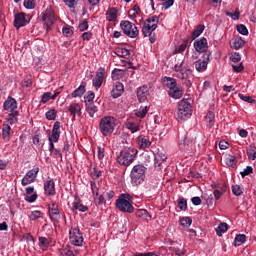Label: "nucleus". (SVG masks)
I'll return each instance as SVG.
<instances>
[{"label":"nucleus","mask_w":256,"mask_h":256,"mask_svg":"<svg viewBox=\"0 0 256 256\" xmlns=\"http://www.w3.org/2000/svg\"><path fill=\"white\" fill-rule=\"evenodd\" d=\"M138 153L139 150H137V148L134 146H125L122 150H120L117 161L119 165L129 167V165H132L135 159H137Z\"/></svg>","instance_id":"nucleus-1"},{"label":"nucleus","mask_w":256,"mask_h":256,"mask_svg":"<svg viewBox=\"0 0 256 256\" xmlns=\"http://www.w3.org/2000/svg\"><path fill=\"white\" fill-rule=\"evenodd\" d=\"M174 75L180 80H184L183 84L187 88H191L192 82L190 80V75H192V69L190 67H184V59L179 63H176L174 66Z\"/></svg>","instance_id":"nucleus-2"},{"label":"nucleus","mask_w":256,"mask_h":256,"mask_svg":"<svg viewBox=\"0 0 256 256\" xmlns=\"http://www.w3.org/2000/svg\"><path fill=\"white\" fill-rule=\"evenodd\" d=\"M147 167L143 163L134 165L132 171H130L131 183L133 186H140L145 182Z\"/></svg>","instance_id":"nucleus-3"},{"label":"nucleus","mask_w":256,"mask_h":256,"mask_svg":"<svg viewBox=\"0 0 256 256\" xmlns=\"http://www.w3.org/2000/svg\"><path fill=\"white\" fill-rule=\"evenodd\" d=\"M116 128V119L111 115L102 117L99 121V130L103 136H112Z\"/></svg>","instance_id":"nucleus-4"},{"label":"nucleus","mask_w":256,"mask_h":256,"mask_svg":"<svg viewBox=\"0 0 256 256\" xmlns=\"http://www.w3.org/2000/svg\"><path fill=\"white\" fill-rule=\"evenodd\" d=\"M116 207L123 213H134L133 196L128 193L120 194L116 200Z\"/></svg>","instance_id":"nucleus-5"},{"label":"nucleus","mask_w":256,"mask_h":256,"mask_svg":"<svg viewBox=\"0 0 256 256\" xmlns=\"http://www.w3.org/2000/svg\"><path fill=\"white\" fill-rule=\"evenodd\" d=\"M159 21L160 17L158 15L148 17L142 27V34H144V36H149V39L151 40L152 33L157 30Z\"/></svg>","instance_id":"nucleus-6"},{"label":"nucleus","mask_w":256,"mask_h":256,"mask_svg":"<svg viewBox=\"0 0 256 256\" xmlns=\"http://www.w3.org/2000/svg\"><path fill=\"white\" fill-rule=\"evenodd\" d=\"M192 113L193 109L191 103L189 102V100H186V98H182V100H180V103L178 104L177 116L180 119H188L189 117H191Z\"/></svg>","instance_id":"nucleus-7"},{"label":"nucleus","mask_w":256,"mask_h":256,"mask_svg":"<svg viewBox=\"0 0 256 256\" xmlns=\"http://www.w3.org/2000/svg\"><path fill=\"white\" fill-rule=\"evenodd\" d=\"M120 28L123 30L124 34L130 38H137V36H139V29L133 22H129L128 19L121 20Z\"/></svg>","instance_id":"nucleus-8"},{"label":"nucleus","mask_w":256,"mask_h":256,"mask_svg":"<svg viewBox=\"0 0 256 256\" xmlns=\"http://www.w3.org/2000/svg\"><path fill=\"white\" fill-rule=\"evenodd\" d=\"M42 21L44 23V28L46 29V32H49V30H51L53 23L55 21V13L51 5H49L45 9V11L42 12Z\"/></svg>","instance_id":"nucleus-9"},{"label":"nucleus","mask_w":256,"mask_h":256,"mask_svg":"<svg viewBox=\"0 0 256 256\" xmlns=\"http://www.w3.org/2000/svg\"><path fill=\"white\" fill-rule=\"evenodd\" d=\"M69 240L71 244H74V246H82L84 238L79 227H71L69 232Z\"/></svg>","instance_id":"nucleus-10"},{"label":"nucleus","mask_w":256,"mask_h":256,"mask_svg":"<svg viewBox=\"0 0 256 256\" xmlns=\"http://www.w3.org/2000/svg\"><path fill=\"white\" fill-rule=\"evenodd\" d=\"M40 171V167H33L24 175V178L21 180L22 186H28L29 184H33L37 179V175Z\"/></svg>","instance_id":"nucleus-11"},{"label":"nucleus","mask_w":256,"mask_h":256,"mask_svg":"<svg viewBox=\"0 0 256 256\" xmlns=\"http://www.w3.org/2000/svg\"><path fill=\"white\" fill-rule=\"evenodd\" d=\"M48 211L51 221L54 223H59L61 219V211H59L57 202L51 201L50 204H48Z\"/></svg>","instance_id":"nucleus-12"},{"label":"nucleus","mask_w":256,"mask_h":256,"mask_svg":"<svg viewBox=\"0 0 256 256\" xmlns=\"http://www.w3.org/2000/svg\"><path fill=\"white\" fill-rule=\"evenodd\" d=\"M105 73H106V69L105 67H99L96 71V76L95 78L92 80V85L95 88H101L104 80H105Z\"/></svg>","instance_id":"nucleus-13"},{"label":"nucleus","mask_w":256,"mask_h":256,"mask_svg":"<svg viewBox=\"0 0 256 256\" xmlns=\"http://www.w3.org/2000/svg\"><path fill=\"white\" fill-rule=\"evenodd\" d=\"M210 57L211 53H204L201 59L195 61V69L197 71H206Z\"/></svg>","instance_id":"nucleus-14"},{"label":"nucleus","mask_w":256,"mask_h":256,"mask_svg":"<svg viewBox=\"0 0 256 256\" xmlns=\"http://www.w3.org/2000/svg\"><path fill=\"white\" fill-rule=\"evenodd\" d=\"M28 19L26 17V13L20 12V13H15L14 15V26L17 30L20 28L27 26Z\"/></svg>","instance_id":"nucleus-15"},{"label":"nucleus","mask_w":256,"mask_h":256,"mask_svg":"<svg viewBox=\"0 0 256 256\" xmlns=\"http://www.w3.org/2000/svg\"><path fill=\"white\" fill-rule=\"evenodd\" d=\"M194 49L198 53H203V54L209 53L207 38L203 37V38H200V40H195V42H194Z\"/></svg>","instance_id":"nucleus-16"},{"label":"nucleus","mask_w":256,"mask_h":256,"mask_svg":"<svg viewBox=\"0 0 256 256\" xmlns=\"http://www.w3.org/2000/svg\"><path fill=\"white\" fill-rule=\"evenodd\" d=\"M44 194H46V196H55L56 184L53 178H48V180L44 181Z\"/></svg>","instance_id":"nucleus-17"},{"label":"nucleus","mask_w":256,"mask_h":256,"mask_svg":"<svg viewBox=\"0 0 256 256\" xmlns=\"http://www.w3.org/2000/svg\"><path fill=\"white\" fill-rule=\"evenodd\" d=\"M149 94L150 92L148 86H140L139 88H137V98L139 103H145Z\"/></svg>","instance_id":"nucleus-18"},{"label":"nucleus","mask_w":256,"mask_h":256,"mask_svg":"<svg viewBox=\"0 0 256 256\" xmlns=\"http://www.w3.org/2000/svg\"><path fill=\"white\" fill-rule=\"evenodd\" d=\"M124 91H125L124 84H122V82H116L113 85V88L111 90V95L113 96V98H119V96H122Z\"/></svg>","instance_id":"nucleus-19"},{"label":"nucleus","mask_w":256,"mask_h":256,"mask_svg":"<svg viewBox=\"0 0 256 256\" xmlns=\"http://www.w3.org/2000/svg\"><path fill=\"white\" fill-rule=\"evenodd\" d=\"M3 107L6 111H9V110L12 111L13 109H17L18 102L16 98H13V96H8V98L4 100Z\"/></svg>","instance_id":"nucleus-20"},{"label":"nucleus","mask_w":256,"mask_h":256,"mask_svg":"<svg viewBox=\"0 0 256 256\" xmlns=\"http://www.w3.org/2000/svg\"><path fill=\"white\" fill-rule=\"evenodd\" d=\"M53 140L58 142L61 137V121H55L52 128Z\"/></svg>","instance_id":"nucleus-21"},{"label":"nucleus","mask_w":256,"mask_h":256,"mask_svg":"<svg viewBox=\"0 0 256 256\" xmlns=\"http://www.w3.org/2000/svg\"><path fill=\"white\" fill-rule=\"evenodd\" d=\"M34 192H35L34 186H28L26 188L27 196H25V200H27V202H35V200H37L38 194Z\"/></svg>","instance_id":"nucleus-22"},{"label":"nucleus","mask_w":256,"mask_h":256,"mask_svg":"<svg viewBox=\"0 0 256 256\" xmlns=\"http://www.w3.org/2000/svg\"><path fill=\"white\" fill-rule=\"evenodd\" d=\"M68 111H69L70 115L72 116V119L75 120L77 113H78V115H81L82 107H81V105H79V103H72V105L69 106Z\"/></svg>","instance_id":"nucleus-23"},{"label":"nucleus","mask_w":256,"mask_h":256,"mask_svg":"<svg viewBox=\"0 0 256 256\" xmlns=\"http://www.w3.org/2000/svg\"><path fill=\"white\" fill-rule=\"evenodd\" d=\"M80 211L81 213H86V211H89V207L86 206V204H82L80 200L72 202V211Z\"/></svg>","instance_id":"nucleus-24"},{"label":"nucleus","mask_w":256,"mask_h":256,"mask_svg":"<svg viewBox=\"0 0 256 256\" xmlns=\"http://www.w3.org/2000/svg\"><path fill=\"white\" fill-rule=\"evenodd\" d=\"M164 85L167 86V88H169L168 94L169 96H171L173 98V90H174V86H175V78H169V77H165L163 79Z\"/></svg>","instance_id":"nucleus-25"},{"label":"nucleus","mask_w":256,"mask_h":256,"mask_svg":"<svg viewBox=\"0 0 256 256\" xmlns=\"http://www.w3.org/2000/svg\"><path fill=\"white\" fill-rule=\"evenodd\" d=\"M136 217H138L142 221H150L152 219L149 211H147L146 209H138L136 211Z\"/></svg>","instance_id":"nucleus-26"},{"label":"nucleus","mask_w":256,"mask_h":256,"mask_svg":"<svg viewBox=\"0 0 256 256\" xmlns=\"http://www.w3.org/2000/svg\"><path fill=\"white\" fill-rule=\"evenodd\" d=\"M118 17V11L116 7H109V9L106 11V19L108 21H116Z\"/></svg>","instance_id":"nucleus-27"},{"label":"nucleus","mask_w":256,"mask_h":256,"mask_svg":"<svg viewBox=\"0 0 256 256\" xmlns=\"http://www.w3.org/2000/svg\"><path fill=\"white\" fill-rule=\"evenodd\" d=\"M167 160V155H165V152H156V155L154 156L155 165L158 167H161L162 163Z\"/></svg>","instance_id":"nucleus-28"},{"label":"nucleus","mask_w":256,"mask_h":256,"mask_svg":"<svg viewBox=\"0 0 256 256\" xmlns=\"http://www.w3.org/2000/svg\"><path fill=\"white\" fill-rule=\"evenodd\" d=\"M182 96H183V88L181 86H178L177 80H174L172 98H181Z\"/></svg>","instance_id":"nucleus-29"},{"label":"nucleus","mask_w":256,"mask_h":256,"mask_svg":"<svg viewBox=\"0 0 256 256\" xmlns=\"http://www.w3.org/2000/svg\"><path fill=\"white\" fill-rule=\"evenodd\" d=\"M138 144L140 148L146 149L151 146L152 142L146 136H138Z\"/></svg>","instance_id":"nucleus-30"},{"label":"nucleus","mask_w":256,"mask_h":256,"mask_svg":"<svg viewBox=\"0 0 256 256\" xmlns=\"http://www.w3.org/2000/svg\"><path fill=\"white\" fill-rule=\"evenodd\" d=\"M11 126L9 123H4L3 125V130H2V135L4 140H6L7 142L9 140H11Z\"/></svg>","instance_id":"nucleus-31"},{"label":"nucleus","mask_w":256,"mask_h":256,"mask_svg":"<svg viewBox=\"0 0 256 256\" xmlns=\"http://www.w3.org/2000/svg\"><path fill=\"white\" fill-rule=\"evenodd\" d=\"M86 111L90 117H94L95 113H97L98 107L95 105L94 100L91 103H86Z\"/></svg>","instance_id":"nucleus-32"},{"label":"nucleus","mask_w":256,"mask_h":256,"mask_svg":"<svg viewBox=\"0 0 256 256\" xmlns=\"http://www.w3.org/2000/svg\"><path fill=\"white\" fill-rule=\"evenodd\" d=\"M246 154L248 156V159H251L252 161H255L256 159V146L255 144H250L248 148L246 149Z\"/></svg>","instance_id":"nucleus-33"},{"label":"nucleus","mask_w":256,"mask_h":256,"mask_svg":"<svg viewBox=\"0 0 256 256\" xmlns=\"http://www.w3.org/2000/svg\"><path fill=\"white\" fill-rule=\"evenodd\" d=\"M204 30H205V26L203 24H199V26H196V28L192 32V36H191L192 40H196V38L201 36Z\"/></svg>","instance_id":"nucleus-34"},{"label":"nucleus","mask_w":256,"mask_h":256,"mask_svg":"<svg viewBox=\"0 0 256 256\" xmlns=\"http://www.w3.org/2000/svg\"><path fill=\"white\" fill-rule=\"evenodd\" d=\"M224 162L226 163V165H228L229 167H235L236 163H237V159L234 155H225L224 157Z\"/></svg>","instance_id":"nucleus-35"},{"label":"nucleus","mask_w":256,"mask_h":256,"mask_svg":"<svg viewBox=\"0 0 256 256\" xmlns=\"http://www.w3.org/2000/svg\"><path fill=\"white\" fill-rule=\"evenodd\" d=\"M191 142H193L192 138L189 135H186L182 140L179 142V147L182 149L189 148Z\"/></svg>","instance_id":"nucleus-36"},{"label":"nucleus","mask_w":256,"mask_h":256,"mask_svg":"<svg viewBox=\"0 0 256 256\" xmlns=\"http://www.w3.org/2000/svg\"><path fill=\"white\" fill-rule=\"evenodd\" d=\"M19 111L16 109H12L11 113H9L7 120L9 123L13 124L18 121Z\"/></svg>","instance_id":"nucleus-37"},{"label":"nucleus","mask_w":256,"mask_h":256,"mask_svg":"<svg viewBox=\"0 0 256 256\" xmlns=\"http://www.w3.org/2000/svg\"><path fill=\"white\" fill-rule=\"evenodd\" d=\"M228 223H219L216 232H217V236H223V234L226 233V231H228Z\"/></svg>","instance_id":"nucleus-38"},{"label":"nucleus","mask_w":256,"mask_h":256,"mask_svg":"<svg viewBox=\"0 0 256 256\" xmlns=\"http://www.w3.org/2000/svg\"><path fill=\"white\" fill-rule=\"evenodd\" d=\"M116 55H118V57H128L130 55V50L129 48H116L115 51Z\"/></svg>","instance_id":"nucleus-39"},{"label":"nucleus","mask_w":256,"mask_h":256,"mask_svg":"<svg viewBox=\"0 0 256 256\" xmlns=\"http://www.w3.org/2000/svg\"><path fill=\"white\" fill-rule=\"evenodd\" d=\"M90 187L92 190V194L94 196V200L96 202V198H98L99 196V184H97L96 182L91 181L90 182Z\"/></svg>","instance_id":"nucleus-40"},{"label":"nucleus","mask_w":256,"mask_h":256,"mask_svg":"<svg viewBox=\"0 0 256 256\" xmlns=\"http://www.w3.org/2000/svg\"><path fill=\"white\" fill-rule=\"evenodd\" d=\"M85 92H86V86L84 84H81L78 88H76V90L72 92V96L73 97L83 96Z\"/></svg>","instance_id":"nucleus-41"},{"label":"nucleus","mask_w":256,"mask_h":256,"mask_svg":"<svg viewBox=\"0 0 256 256\" xmlns=\"http://www.w3.org/2000/svg\"><path fill=\"white\" fill-rule=\"evenodd\" d=\"M246 240V235L245 234H237V236L234 239V246H241V244H244Z\"/></svg>","instance_id":"nucleus-42"},{"label":"nucleus","mask_w":256,"mask_h":256,"mask_svg":"<svg viewBox=\"0 0 256 256\" xmlns=\"http://www.w3.org/2000/svg\"><path fill=\"white\" fill-rule=\"evenodd\" d=\"M178 207L180 209V211H187L188 209V202H187V198H179L178 199Z\"/></svg>","instance_id":"nucleus-43"},{"label":"nucleus","mask_w":256,"mask_h":256,"mask_svg":"<svg viewBox=\"0 0 256 256\" xmlns=\"http://www.w3.org/2000/svg\"><path fill=\"white\" fill-rule=\"evenodd\" d=\"M238 96L239 98H241V101H245V103H251V104L256 103V98H253V96H247L242 93H239Z\"/></svg>","instance_id":"nucleus-44"},{"label":"nucleus","mask_w":256,"mask_h":256,"mask_svg":"<svg viewBox=\"0 0 256 256\" xmlns=\"http://www.w3.org/2000/svg\"><path fill=\"white\" fill-rule=\"evenodd\" d=\"M44 217V213L42 211H32L29 215V219L31 221H36L37 219H41Z\"/></svg>","instance_id":"nucleus-45"},{"label":"nucleus","mask_w":256,"mask_h":256,"mask_svg":"<svg viewBox=\"0 0 256 256\" xmlns=\"http://www.w3.org/2000/svg\"><path fill=\"white\" fill-rule=\"evenodd\" d=\"M188 44H189V40H183L182 44H179V46L175 48V52L184 53V51H186L187 49Z\"/></svg>","instance_id":"nucleus-46"},{"label":"nucleus","mask_w":256,"mask_h":256,"mask_svg":"<svg viewBox=\"0 0 256 256\" xmlns=\"http://www.w3.org/2000/svg\"><path fill=\"white\" fill-rule=\"evenodd\" d=\"M50 244H51V241L48 238H45L44 236L39 237V246L41 248H48Z\"/></svg>","instance_id":"nucleus-47"},{"label":"nucleus","mask_w":256,"mask_h":256,"mask_svg":"<svg viewBox=\"0 0 256 256\" xmlns=\"http://www.w3.org/2000/svg\"><path fill=\"white\" fill-rule=\"evenodd\" d=\"M127 127L128 130H130L132 133L139 132L140 130L138 123H136L135 121H129V123H127Z\"/></svg>","instance_id":"nucleus-48"},{"label":"nucleus","mask_w":256,"mask_h":256,"mask_svg":"<svg viewBox=\"0 0 256 256\" xmlns=\"http://www.w3.org/2000/svg\"><path fill=\"white\" fill-rule=\"evenodd\" d=\"M243 192H244V189L239 184H235L234 186H232V193L235 196H241Z\"/></svg>","instance_id":"nucleus-49"},{"label":"nucleus","mask_w":256,"mask_h":256,"mask_svg":"<svg viewBox=\"0 0 256 256\" xmlns=\"http://www.w3.org/2000/svg\"><path fill=\"white\" fill-rule=\"evenodd\" d=\"M214 120H215V113L213 111H208L206 114V121L212 127L214 125Z\"/></svg>","instance_id":"nucleus-50"},{"label":"nucleus","mask_w":256,"mask_h":256,"mask_svg":"<svg viewBox=\"0 0 256 256\" xmlns=\"http://www.w3.org/2000/svg\"><path fill=\"white\" fill-rule=\"evenodd\" d=\"M95 205L97 207H101V205H106V198L104 194H100V196L98 195V198H95Z\"/></svg>","instance_id":"nucleus-51"},{"label":"nucleus","mask_w":256,"mask_h":256,"mask_svg":"<svg viewBox=\"0 0 256 256\" xmlns=\"http://www.w3.org/2000/svg\"><path fill=\"white\" fill-rule=\"evenodd\" d=\"M148 111H149V107H140V109L136 111L135 114L137 117L143 118L145 117V115H147Z\"/></svg>","instance_id":"nucleus-52"},{"label":"nucleus","mask_w":256,"mask_h":256,"mask_svg":"<svg viewBox=\"0 0 256 256\" xmlns=\"http://www.w3.org/2000/svg\"><path fill=\"white\" fill-rule=\"evenodd\" d=\"M193 222L192 217H182L180 219V223L181 225H183V227H189V225H191Z\"/></svg>","instance_id":"nucleus-53"},{"label":"nucleus","mask_w":256,"mask_h":256,"mask_svg":"<svg viewBox=\"0 0 256 256\" xmlns=\"http://www.w3.org/2000/svg\"><path fill=\"white\" fill-rule=\"evenodd\" d=\"M23 5L26 9H35L36 1L35 0H24Z\"/></svg>","instance_id":"nucleus-54"},{"label":"nucleus","mask_w":256,"mask_h":256,"mask_svg":"<svg viewBox=\"0 0 256 256\" xmlns=\"http://www.w3.org/2000/svg\"><path fill=\"white\" fill-rule=\"evenodd\" d=\"M245 44V40H243L242 38H237L234 43V49H242V46H244Z\"/></svg>","instance_id":"nucleus-55"},{"label":"nucleus","mask_w":256,"mask_h":256,"mask_svg":"<svg viewBox=\"0 0 256 256\" xmlns=\"http://www.w3.org/2000/svg\"><path fill=\"white\" fill-rule=\"evenodd\" d=\"M237 31L240 33V34H243L244 36L248 35L249 34V30L248 28H246V26L244 24H239L237 26Z\"/></svg>","instance_id":"nucleus-56"},{"label":"nucleus","mask_w":256,"mask_h":256,"mask_svg":"<svg viewBox=\"0 0 256 256\" xmlns=\"http://www.w3.org/2000/svg\"><path fill=\"white\" fill-rule=\"evenodd\" d=\"M89 28V22H87V19H84L83 22H80L79 24V30L80 32L85 33V30H88Z\"/></svg>","instance_id":"nucleus-57"},{"label":"nucleus","mask_w":256,"mask_h":256,"mask_svg":"<svg viewBox=\"0 0 256 256\" xmlns=\"http://www.w3.org/2000/svg\"><path fill=\"white\" fill-rule=\"evenodd\" d=\"M51 96L52 92H44V94H42L41 103H49Z\"/></svg>","instance_id":"nucleus-58"},{"label":"nucleus","mask_w":256,"mask_h":256,"mask_svg":"<svg viewBox=\"0 0 256 256\" xmlns=\"http://www.w3.org/2000/svg\"><path fill=\"white\" fill-rule=\"evenodd\" d=\"M64 36L70 37L73 36L74 32L71 26H64L62 30Z\"/></svg>","instance_id":"nucleus-59"},{"label":"nucleus","mask_w":256,"mask_h":256,"mask_svg":"<svg viewBox=\"0 0 256 256\" xmlns=\"http://www.w3.org/2000/svg\"><path fill=\"white\" fill-rule=\"evenodd\" d=\"M172 252H175L178 256H184L187 250L185 248H176L175 246L171 248Z\"/></svg>","instance_id":"nucleus-60"},{"label":"nucleus","mask_w":256,"mask_h":256,"mask_svg":"<svg viewBox=\"0 0 256 256\" xmlns=\"http://www.w3.org/2000/svg\"><path fill=\"white\" fill-rule=\"evenodd\" d=\"M57 117V111L55 109H50L49 111L46 112V118L47 119H56Z\"/></svg>","instance_id":"nucleus-61"},{"label":"nucleus","mask_w":256,"mask_h":256,"mask_svg":"<svg viewBox=\"0 0 256 256\" xmlns=\"http://www.w3.org/2000/svg\"><path fill=\"white\" fill-rule=\"evenodd\" d=\"M251 173H253V167H251V165H248L244 171H241V175L242 177H246V175H250Z\"/></svg>","instance_id":"nucleus-62"},{"label":"nucleus","mask_w":256,"mask_h":256,"mask_svg":"<svg viewBox=\"0 0 256 256\" xmlns=\"http://www.w3.org/2000/svg\"><path fill=\"white\" fill-rule=\"evenodd\" d=\"M61 254L63 256H75L73 250H70V248H62Z\"/></svg>","instance_id":"nucleus-63"},{"label":"nucleus","mask_w":256,"mask_h":256,"mask_svg":"<svg viewBox=\"0 0 256 256\" xmlns=\"http://www.w3.org/2000/svg\"><path fill=\"white\" fill-rule=\"evenodd\" d=\"M230 59L233 63H239V61H241V55L240 53H233Z\"/></svg>","instance_id":"nucleus-64"}]
</instances>
